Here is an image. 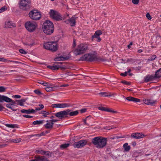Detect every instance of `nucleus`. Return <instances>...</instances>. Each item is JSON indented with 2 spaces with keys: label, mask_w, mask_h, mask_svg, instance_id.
I'll use <instances>...</instances> for the list:
<instances>
[{
  "label": "nucleus",
  "mask_w": 161,
  "mask_h": 161,
  "mask_svg": "<svg viewBox=\"0 0 161 161\" xmlns=\"http://www.w3.org/2000/svg\"><path fill=\"white\" fill-rule=\"evenodd\" d=\"M10 101V98L7 96L0 94V102L3 103L4 102L9 103Z\"/></svg>",
  "instance_id": "dca6fc26"
},
{
  "label": "nucleus",
  "mask_w": 161,
  "mask_h": 161,
  "mask_svg": "<svg viewBox=\"0 0 161 161\" xmlns=\"http://www.w3.org/2000/svg\"><path fill=\"white\" fill-rule=\"evenodd\" d=\"M76 18H76L75 16H73L68 20L69 22L70 23L71 26H74L75 25V20Z\"/></svg>",
  "instance_id": "4be33fe9"
},
{
  "label": "nucleus",
  "mask_w": 161,
  "mask_h": 161,
  "mask_svg": "<svg viewBox=\"0 0 161 161\" xmlns=\"http://www.w3.org/2000/svg\"><path fill=\"white\" fill-rule=\"evenodd\" d=\"M19 51L20 53L23 54H26L27 53L23 49H20L19 50Z\"/></svg>",
  "instance_id": "603ef678"
},
{
  "label": "nucleus",
  "mask_w": 161,
  "mask_h": 161,
  "mask_svg": "<svg viewBox=\"0 0 161 161\" xmlns=\"http://www.w3.org/2000/svg\"><path fill=\"white\" fill-rule=\"evenodd\" d=\"M144 103L145 104L147 105H152L153 103H154V102L153 101L149 100V99H145L144 100Z\"/></svg>",
  "instance_id": "cd10ccee"
},
{
  "label": "nucleus",
  "mask_w": 161,
  "mask_h": 161,
  "mask_svg": "<svg viewBox=\"0 0 161 161\" xmlns=\"http://www.w3.org/2000/svg\"><path fill=\"white\" fill-rule=\"evenodd\" d=\"M7 61H9L11 62L15 63H18V64H19V63L20 64L21 63L20 62L17 61H13V60H8Z\"/></svg>",
  "instance_id": "052dcab7"
},
{
  "label": "nucleus",
  "mask_w": 161,
  "mask_h": 161,
  "mask_svg": "<svg viewBox=\"0 0 161 161\" xmlns=\"http://www.w3.org/2000/svg\"><path fill=\"white\" fill-rule=\"evenodd\" d=\"M53 154H54V153L49 151H46L45 155L47 156L48 158H49L53 156Z\"/></svg>",
  "instance_id": "2f4dec72"
},
{
  "label": "nucleus",
  "mask_w": 161,
  "mask_h": 161,
  "mask_svg": "<svg viewBox=\"0 0 161 161\" xmlns=\"http://www.w3.org/2000/svg\"><path fill=\"white\" fill-rule=\"evenodd\" d=\"M0 61L6 62L7 61V60L4 58H0Z\"/></svg>",
  "instance_id": "338daca9"
},
{
  "label": "nucleus",
  "mask_w": 161,
  "mask_h": 161,
  "mask_svg": "<svg viewBox=\"0 0 161 161\" xmlns=\"http://www.w3.org/2000/svg\"><path fill=\"white\" fill-rule=\"evenodd\" d=\"M157 79L155 75H147L144 77V81L147 82L150 81H153L154 79Z\"/></svg>",
  "instance_id": "2eb2a0df"
},
{
  "label": "nucleus",
  "mask_w": 161,
  "mask_h": 161,
  "mask_svg": "<svg viewBox=\"0 0 161 161\" xmlns=\"http://www.w3.org/2000/svg\"><path fill=\"white\" fill-rule=\"evenodd\" d=\"M52 106L53 108H62L68 107L69 104L66 103H57L53 104Z\"/></svg>",
  "instance_id": "ddd939ff"
},
{
  "label": "nucleus",
  "mask_w": 161,
  "mask_h": 161,
  "mask_svg": "<svg viewBox=\"0 0 161 161\" xmlns=\"http://www.w3.org/2000/svg\"><path fill=\"white\" fill-rule=\"evenodd\" d=\"M81 113H83L85 112L86 111V108H83L80 110Z\"/></svg>",
  "instance_id": "680f3d73"
},
{
  "label": "nucleus",
  "mask_w": 161,
  "mask_h": 161,
  "mask_svg": "<svg viewBox=\"0 0 161 161\" xmlns=\"http://www.w3.org/2000/svg\"><path fill=\"white\" fill-rule=\"evenodd\" d=\"M69 145V143H65L63 144H61L60 145V148L62 149H64L68 147Z\"/></svg>",
  "instance_id": "f704fd0d"
},
{
  "label": "nucleus",
  "mask_w": 161,
  "mask_h": 161,
  "mask_svg": "<svg viewBox=\"0 0 161 161\" xmlns=\"http://www.w3.org/2000/svg\"><path fill=\"white\" fill-rule=\"evenodd\" d=\"M49 13L51 18L56 21L60 20L62 19V17L60 14L56 10L51 9Z\"/></svg>",
  "instance_id": "1a4fd4ad"
},
{
  "label": "nucleus",
  "mask_w": 161,
  "mask_h": 161,
  "mask_svg": "<svg viewBox=\"0 0 161 161\" xmlns=\"http://www.w3.org/2000/svg\"><path fill=\"white\" fill-rule=\"evenodd\" d=\"M27 100L26 99H23L20 100H16V101H17V105H19L20 106H23L24 105V103Z\"/></svg>",
  "instance_id": "b1692460"
},
{
  "label": "nucleus",
  "mask_w": 161,
  "mask_h": 161,
  "mask_svg": "<svg viewBox=\"0 0 161 161\" xmlns=\"http://www.w3.org/2000/svg\"><path fill=\"white\" fill-rule=\"evenodd\" d=\"M98 94L102 97H110L112 96L111 93L108 92H101L98 93Z\"/></svg>",
  "instance_id": "393cba45"
},
{
  "label": "nucleus",
  "mask_w": 161,
  "mask_h": 161,
  "mask_svg": "<svg viewBox=\"0 0 161 161\" xmlns=\"http://www.w3.org/2000/svg\"><path fill=\"white\" fill-rule=\"evenodd\" d=\"M30 137H31L33 136H35L36 137L35 139H37L38 137L41 136V135L40 134H35V135H31L29 136Z\"/></svg>",
  "instance_id": "58836bf2"
},
{
  "label": "nucleus",
  "mask_w": 161,
  "mask_h": 161,
  "mask_svg": "<svg viewBox=\"0 0 161 161\" xmlns=\"http://www.w3.org/2000/svg\"><path fill=\"white\" fill-rule=\"evenodd\" d=\"M12 105H13V104H12V103L11 104H6V107L9 108H11V107Z\"/></svg>",
  "instance_id": "13d9d810"
},
{
  "label": "nucleus",
  "mask_w": 161,
  "mask_h": 161,
  "mask_svg": "<svg viewBox=\"0 0 161 161\" xmlns=\"http://www.w3.org/2000/svg\"><path fill=\"white\" fill-rule=\"evenodd\" d=\"M57 67H58V69H59V68H60L61 69H66V66H62L60 65H57Z\"/></svg>",
  "instance_id": "de8ad7c7"
},
{
  "label": "nucleus",
  "mask_w": 161,
  "mask_h": 161,
  "mask_svg": "<svg viewBox=\"0 0 161 161\" xmlns=\"http://www.w3.org/2000/svg\"><path fill=\"white\" fill-rule=\"evenodd\" d=\"M47 67L52 70H55L58 69V67H57V65H48L47 66Z\"/></svg>",
  "instance_id": "473e14b6"
},
{
  "label": "nucleus",
  "mask_w": 161,
  "mask_h": 161,
  "mask_svg": "<svg viewBox=\"0 0 161 161\" xmlns=\"http://www.w3.org/2000/svg\"><path fill=\"white\" fill-rule=\"evenodd\" d=\"M40 114H43V116L45 117L47 116V115H48L49 114V113L48 112H46L45 111H41V112L40 113Z\"/></svg>",
  "instance_id": "e433bc0d"
},
{
  "label": "nucleus",
  "mask_w": 161,
  "mask_h": 161,
  "mask_svg": "<svg viewBox=\"0 0 161 161\" xmlns=\"http://www.w3.org/2000/svg\"><path fill=\"white\" fill-rule=\"evenodd\" d=\"M29 16L31 19L35 20L40 19L41 17L40 13L36 9H33L30 11L29 14Z\"/></svg>",
  "instance_id": "0eeeda50"
},
{
  "label": "nucleus",
  "mask_w": 161,
  "mask_h": 161,
  "mask_svg": "<svg viewBox=\"0 0 161 161\" xmlns=\"http://www.w3.org/2000/svg\"><path fill=\"white\" fill-rule=\"evenodd\" d=\"M14 24L12 22L10 21H8L7 22H6L5 23V28H12L14 27Z\"/></svg>",
  "instance_id": "a878e982"
},
{
  "label": "nucleus",
  "mask_w": 161,
  "mask_h": 161,
  "mask_svg": "<svg viewBox=\"0 0 161 161\" xmlns=\"http://www.w3.org/2000/svg\"><path fill=\"white\" fill-rule=\"evenodd\" d=\"M98 109L102 111L111 112L114 113H118V112L113 110L112 109L108 108H105L102 106H99L98 107Z\"/></svg>",
  "instance_id": "4468645a"
},
{
  "label": "nucleus",
  "mask_w": 161,
  "mask_h": 161,
  "mask_svg": "<svg viewBox=\"0 0 161 161\" xmlns=\"http://www.w3.org/2000/svg\"><path fill=\"white\" fill-rule=\"evenodd\" d=\"M87 141L86 140H81L75 142L73 144L75 148H79L83 147L87 144Z\"/></svg>",
  "instance_id": "9d476101"
},
{
  "label": "nucleus",
  "mask_w": 161,
  "mask_h": 161,
  "mask_svg": "<svg viewBox=\"0 0 161 161\" xmlns=\"http://www.w3.org/2000/svg\"><path fill=\"white\" fill-rule=\"evenodd\" d=\"M52 153H54V154H53V157H54L55 155H59V152L58 150H57L56 151L53 152Z\"/></svg>",
  "instance_id": "8fccbe9b"
},
{
  "label": "nucleus",
  "mask_w": 161,
  "mask_h": 161,
  "mask_svg": "<svg viewBox=\"0 0 161 161\" xmlns=\"http://www.w3.org/2000/svg\"><path fill=\"white\" fill-rule=\"evenodd\" d=\"M45 151L41 150V153L40 154L42 155H45Z\"/></svg>",
  "instance_id": "774afa93"
},
{
  "label": "nucleus",
  "mask_w": 161,
  "mask_h": 161,
  "mask_svg": "<svg viewBox=\"0 0 161 161\" xmlns=\"http://www.w3.org/2000/svg\"><path fill=\"white\" fill-rule=\"evenodd\" d=\"M155 75L157 78H159L161 77V68L156 72Z\"/></svg>",
  "instance_id": "c85d7f7f"
},
{
  "label": "nucleus",
  "mask_w": 161,
  "mask_h": 161,
  "mask_svg": "<svg viewBox=\"0 0 161 161\" xmlns=\"http://www.w3.org/2000/svg\"><path fill=\"white\" fill-rule=\"evenodd\" d=\"M88 49L87 45L81 43L79 45L74 51L75 55L77 56L85 53Z\"/></svg>",
  "instance_id": "39448f33"
},
{
  "label": "nucleus",
  "mask_w": 161,
  "mask_h": 161,
  "mask_svg": "<svg viewBox=\"0 0 161 161\" xmlns=\"http://www.w3.org/2000/svg\"><path fill=\"white\" fill-rule=\"evenodd\" d=\"M132 3L136 5L139 2V0H132Z\"/></svg>",
  "instance_id": "5fc2aeb1"
},
{
  "label": "nucleus",
  "mask_w": 161,
  "mask_h": 161,
  "mask_svg": "<svg viewBox=\"0 0 161 161\" xmlns=\"http://www.w3.org/2000/svg\"><path fill=\"white\" fill-rule=\"evenodd\" d=\"M102 32L101 30L96 31L94 35L92 36V40L93 41L94 38H97L96 41L97 42H100L101 41V39L99 37L100 35L102 34Z\"/></svg>",
  "instance_id": "f8f14e48"
},
{
  "label": "nucleus",
  "mask_w": 161,
  "mask_h": 161,
  "mask_svg": "<svg viewBox=\"0 0 161 161\" xmlns=\"http://www.w3.org/2000/svg\"><path fill=\"white\" fill-rule=\"evenodd\" d=\"M34 92L38 95H41L42 94V93L38 90H36L34 91Z\"/></svg>",
  "instance_id": "3c124183"
},
{
  "label": "nucleus",
  "mask_w": 161,
  "mask_h": 161,
  "mask_svg": "<svg viewBox=\"0 0 161 161\" xmlns=\"http://www.w3.org/2000/svg\"><path fill=\"white\" fill-rule=\"evenodd\" d=\"M58 121V120L57 119H51L49 120V121L50 122H51L52 123H54V122H57Z\"/></svg>",
  "instance_id": "0e129e2a"
},
{
  "label": "nucleus",
  "mask_w": 161,
  "mask_h": 161,
  "mask_svg": "<svg viewBox=\"0 0 161 161\" xmlns=\"http://www.w3.org/2000/svg\"><path fill=\"white\" fill-rule=\"evenodd\" d=\"M89 117V116H87L85 119H84L83 120V121L84 122V124L87 125L88 126H89V124L88 123H87L86 121L87 120H88Z\"/></svg>",
  "instance_id": "a18cd8bd"
},
{
  "label": "nucleus",
  "mask_w": 161,
  "mask_h": 161,
  "mask_svg": "<svg viewBox=\"0 0 161 161\" xmlns=\"http://www.w3.org/2000/svg\"><path fill=\"white\" fill-rule=\"evenodd\" d=\"M25 26L27 31L32 32L35 30L37 26V24L35 22L28 21L25 23Z\"/></svg>",
  "instance_id": "423d86ee"
},
{
  "label": "nucleus",
  "mask_w": 161,
  "mask_h": 161,
  "mask_svg": "<svg viewBox=\"0 0 161 161\" xmlns=\"http://www.w3.org/2000/svg\"><path fill=\"white\" fill-rule=\"evenodd\" d=\"M97 59L98 60L97 61H106V59L100 58H97Z\"/></svg>",
  "instance_id": "bf43d9fd"
},
{
  "label": "nucleus",
  "mask_w": 161,
  "mask_h": 161,
  "mask_svg": "<svg viewBox=\"0 0 161 161\" xmlns=\"http://www.w3.org/2000/svg\"><path fill=\"white\" fill-rule=\"evenodd\" d=\"M80 60L82 61H87L88 62H92L97 61V56L92 53H86L80 58Z\"/></svg>",
  "instance_id": "20e7f679"
},
{
  "label": "nucleus",
  "mask_w": 161,
  "mask_h": 161,
  "mask_svg": "<svg viewBox=\"0 0 161 161\" xmlns=\"http://www.w3.org/2000/svg\"><path fill=\"white\" fill-rule=\"evenodd\" d=\"M67 110L61 111L55 114V115L58 119H62L67 117Z\"/></svg>",
  "instance_id": "9b49d317"
},
{
  "label": "nucleus",
  "mask_w": 161,
  "mask_h": 161,
  "mask_svg": "<svg viewBox=\"0 0 161 161\" xmlns=\"http://www.w3.org/2000/svg\"><path fill=\"white\" fill-rule=\"evenodd\" d=\"M21 139L20 138L18 139H10L9 142H13L15 143H19L21 141Z\"/></svg>",
  "instance_id": "7c9ffc66"
},
{
  "label": "nucleus",
  "mask_w": 161,
  "mask_h": 161,
  "mask_svg": "<svg viewBox=\"0 0 161 161\" xmlns=\"http://www.w3.org/2000/svg\"><path fill=\"white\" fill-rule=\"evenodd\" d=\"M67 114L69 115L70 116H75L77 115L79 113L78 110H76L75 111H72L71 110L67 109Z\"/></svg>",
  "instance_id": "412c9836"
},
{
  "label": "nucleus",
  "mask_w": 161,
  "mask_h": 161,
  "mask_svg": "<svg viewBox=\"0 0 161 161\" xmlns=\"http://www.w3.org/2000/svg\"><path fill=\"white\" fill-rule=\"evenodd\" d=\"M47 87L45 88V90L47 92H50L54 90L55 88L54 87H50L49 86H46Z\"/></svg>",
  "instance_id": "c756f323"
},
{
  "label": "nucleus",
  "mask_w": 161,
  "mask_h": 161,
  "mask_svg": "<svg viewBox=\"0 0 161 161\" xmlns=\"http://www.w3.org/2000/svg\"><path fill=\"white\" fill-rule=\"evenodd\" d=\"M137 133H133L131 135V137L134 139H137V135H136Z\"/></svg>",
  "instance_id": "c03bdc74"
},
{
  "label": "nucleus",
  "mask_w": 161,
  "mask_h": 161,
  "mask_svg": "<svg viewBox=\"0 0 161 161\" xmlns=\"http://www.w3.org/2000/svg\"><path fill=\"white\" fill-rule=\"evenodd\" d=\"M36 161H49L45 156L37 155L35 156Z\"/></svg>",
  "instance_id": "f3484780"
},
{
  "label": "nucleus",
  "mask_w": 161,
  "mask_h": 161,
  "mask_svg": "<svg viewBox=\"0 0 161 161\" xmlns=\"http://www.w3.org/2000/svg\"><path fill=\"white\" fill-rule=\"evenodd\" d=\"M156 58V56L155 55H153L151 56L148 59L149 61L154 60Z\"/></svg>",
  "instance_id": "ea45409f"
},
{
  "label": "nucleus",
  "mask_w": 161,
  "mask_h": 161,
  "mask_svg": "<svg viewBox=\"0 0 161 161\" xmlns=\"http://www.w3.org/2000/svg\"><path fill=\"white\" fill-rule=\"evenodd\" d=\"M44 47L46 49L54 52L58 50V46L56 42H50L45 43L43 44Z\"/></svg>",
  "instance_id": "7ed1b4c3"
},
{
  "label": "nucleus",
  "mask_w": 161,
  "mask_h": 161,
  "mask_svg": "<svg viewBox=\"0 0 161 161\" xmlns=\"http://www.w3.org/2000/svg\"><path fill=\"white\" fill-rule=\"evenodd\" d=\"M23 116L24 117H25L26 118H32L33 117V116H30V115H25V114L23 115Z\"/></svg>",
  "instance_id": "4d7b16f0"
},
{
  "label": "nucleus",
  "mask_w": 161,
  "mask_h": 161,
  "mask_svg": "<svg viewBox=\"0 0 161 161\" xmlns=\"http://www.w3.org/2000/svg\"><path fill=\"white\" fill-rule=\"evenodd\" d=\"M147 18L149 20H150L152 19V17L149 13L147 14L146 15Z\"/></svg>",
  "instance_id": "6e6d98bb"
},
{
  "label": "nucleus",
  "mask_w": 161,
  "mask_h": 161,
  "mask_svg": "<svg viewBox=\"0 0 161 161\" xmlns=\"http://www.w3.org/2000/svg\"><path fill=\"white\" fill-rule=\"evenodd\" d=\"M13 97L15 98H19L21 97L19 95H14Z\"/></svg>",
  "instance_id": "e2e57ef3"
},
{
  "label": "nucleus",
  "mask_w": 161,
  "mask_h": 161,
  "mask_svg": "<svg viewBox=\"0 0 161 161\" xmlns=\"http://www.w3.org/2000/svg\"><path fill=\"white\" fill-rule=\"evenodd\" d=\"M123 147L124 148V151L126 152H129L131 148L130 146L128 145V143H125L124 144Z\"/></svg>",
  "instance_id": "bb28decb"
},
{
  "label": "nucleus",
  "mask_w": 161,
  "mask_h": 161,
  "mask_svg": "<svg viewBox=\"0 0 161 161\" xmlns=\"http://www.w3.org/2000/svg\"><path fill=\"white\" fill-rule=\"evenodd\" d=\"M69 58V57L68 56H66L65 57H64L62 56L57 57L55 58L54 60L55 61H64L68 60Z\"/></svg>",
  "instance_id": "6ab92c4d"
},
{
  "label": "nucleus",
  "mask_w": 161,
  "mask_h": 161,
  "mask_svg": "<svg viewBox=\"0 0 161 161\" xmlns=\"http://www.w3.org/2000/svg\"><path fill=\"white\" fill-rule=\"evenodd\" d=\"M7 9V8L6 6L3 7L0 9V13H2L5 11H6Z\"/></svg>",
  "instance_id": "79ce46f5"
},
{
  "label": "nucleus",
  "mask_w": 161,
  "mask_h": 161,
  "mask_svg": "<svg viewBox=\"0 0 161 161\" xmlns=\"http://www.w3.org/2000/svg\"><path fill=\"white\" fill-rule=\"evenodd\" d=\"M38 83L42 84L45 86H47V85L48 84V83L45 81H39L38 82Z\"/></svg>",
  "instance_id": "a19ab883"
},
{
  "label": "nucleus",
  "mask_w": 161,
  "mask_h": 161,
  "mask_svg": "<svg viewBox=\"0 0 161 161\" xmlns=\"http://www.w3.org/2000/svg\"><path fill=\"white\" fill-rule=\"evenodd\" d=\"M10 102H11L12 104H13V105H14V104L17 105V101H16V100L14 101L10 98V101L9 103Z\"/></svg>",
  "instance_id": "864d4df0"
},
{
  "label": "nucleus",
  "mask_w": 161,
  "mask_h": 161,
  "mask_svg": "<svg viewBox=\"0 0 161 161\" xmlns=\"http://www.w3.org/2000/svg\"><path fill=\"white\" fill-rule=\"evenodd\" d=\"M137 134L136 135H137V139H139L141 138H142L144 136H145V135L142 134V133H138V132H136Z\"/></svg>",
  "instance_id": "c9c22d12"
},
{
  "label": "nucleus",
  "mask_w": 161,
  "mask_h": 161,
  "mask_svg": "<svg viewBox=\"0 0 161 161\" xmlns=\"http://www.w3.org/2000/svg\"><path fill=\"white\" fill-rule=\"evenodd\" d=\"M127 75V72H125L124 73H121L120 74V75L123 76H125Z\"/></svg>",
  "instance_id": "69168bd1"
},
{
  "label": "nucleus",
  "mask_w": 161,
  "mask_h": 161,
  "mask_svg": "<svg viewBox=\"0 0 161 161\" xmlns=\"http://www.w3.org/2000/svg\"><path fill=\"white\" fill-rule=\"evenodd\" d=\"M121 83L127 85H130L131 84L130 82H128L125 80L121 81Z\"/></svg>",
  "instance_id": "49530a36"
},
{
  "label": "nucleus",
  "mask_w": 161,
  "mask_h": 161,
  "mask_svg": "<svg viewBox=\"0 0 161 161\" xmlns=\"http://www.w3.org/2000/svg\"><path fill=\"white\" fill-rule=\"evenodd\" d=\"M31 3V0H20L19 7L24 10H27L30 8Z\"/></svg>",
  "instance_id": "6e6552de"
},
{
  "label": "nucleus",
  "mask_w": 161,
  "mask_h": 161,
  "mask_svg": "<svg viewBox=\"0 0 161 161\" xmlns=\"http://www.w3.org/2000/svg\"><path fill=\"white\" fill-rule=\"evenodd\" d=\"M44 32L47 35H50L53 32L54 27L53 24L51 21L48 20H46L42 25Z\"/></svg>",
  "instance_id": "f257e3e1"
},
{
  "label": "nucleus",
  "mask_w": 161,
  "mask_h": 161,
  "mask_svg": "<svg viewBox=\"0 0 161 161\" xmlns=\"http://www.w3.org/2000/svg\"><path fill=\"white\" fill-rule=\"evenodd\" d=\"M6 91V88L3 86H0V92H4Z\"/></svg>",
  "instance_id": "37998d69"
},
{
  "label": "nucleus",
  "mask_w": 161,
  "mask_h": 161,
  "mask_svg": "<svg viewBox=\"0 0 161 161\" xmlns=\"http://www.w3.org/2000/svg\"><path fill=\"white\" fill-rule=\"evenodd\" d=\"M47 123L44 125L45 127L47 129H52L53 128V123L49 122L48 120H47Z\"/></svg>",
  "instance_id": "5701e85b"
},
{
  "label": "nucleus",
  "mask_w": 161,
  "mask_h": 161,
  "mask_svg": "<svg viewBox=\"0 0 161 161\" xmlns=\"http://www.w3.org/2000/svg\"><path fill=\"white\" fill-rule=\"evenodd\" d=\"M43 120H36L33 122L34 125L42 124L43 123Z\"/></svg>",
  "instance_id": "72a5a7b5"
},
{
  "label": "nucleus",
  "mask_w": 161,
  "mask_h": 161,
  "mask_svg": "<svg viewBox=\"0 0 161 161\" xmlns=\"http://www.w3.org/2000/svg\"><path fill=\"white\" fill-rule=\"evenodd\" d=\"M136 61L135 59L132 58H128L127 60V62H135Z\"/></svg>",
  "instance_id": "09e8293b"
},
{
  "label": "nucleus",
  "mask_w": 161,
  "mask_h": 161,
  "mask_svg": "<svg viewBox=\"0 0 161 161\" xmlns=\"http://www.w3.org/2000/svg\"><path fill=\"white\" fill-rule=\"evenodd\" d=\"M20 112L22 113H25L28 114H31V113H35V110L33 109L29 108L27 110L26 109H22L20 110Z\"/></svg>",
  "instance_id": "a211bd4d"
},
{
  "label": "nucleus",
  "mask_w": 161,
  "mask_h": 161,
  "mask_svg": "<svg viewBox=\"0 0 161 161\" xmlns=\"http://www.w3.org/2000/svg\"><path fill=\"white\" fill-rule=\"evenodd\" d=\"M127 100L129 101H132L134 103L140 102V99L132 97H128L126 98Z\"/></svg>",
  "instance_id": "aec40b11"
},
{
  "label": "nucleus",
  "mask_w": 161,
  "mask_h": 161,
  "mask_svg": "<svg viewBox=\"0 0 161 161\" xmlns=\"http://www.w3.org/2000/svg\"><path fill=\"white\" fill-rule=\"evenodd\" d=\"M92 143L97 148H101L104 147L107 144L106 138L98 136L93 138Z\"/></svg>",
  "instance_id": "f03ea898"
},
{
  "label": "nucleus",
  "mask_w": 161,
  "mask_h": 161,
  "mask_svg": "<svg viewBox=\"0 0 161 161\" xmlns=\"http://www.w3.org/2000/svg\"><path fill=\"white\" fill-rule=\"evenodd\" d=\"M5 125L8 127L13 128H14L16 127V125L15 124H6Z\"/></svg>",
  "instance_id": "4c0bfd02"
}]
</instances>
